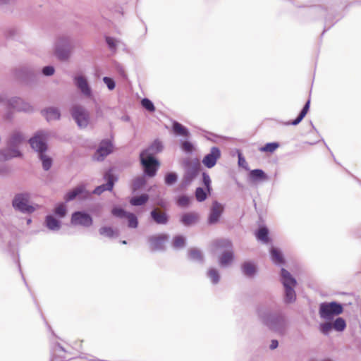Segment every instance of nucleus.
<instances>
[{"instance_id": "20e7f679", "label": "nucleus", "mask_w": 361, "mask_h": 361, "mask_svg": "<svg viewBox=\"0 0 361 361\" xmlns=\"http://www.w3.org/2000/svg\"><path fill=\"white\" fill-rule=\"evenodd\" d=\"M31 195L27 192L16 193L11 202L16 212L23 214H31L35 212L36 207L30 204Z\"/></svg>"}, {"instance_id": "6e6552de", "label": "nucleus", "mask_w": 361, "mask_h": 361, "mask_svg": "<svg viewBox=\"0 0 361 361\" xmlns=\"http://www.w3.org/2000/svg\"><path fill=\"white\" fill-rule=\"evenodd\" d=\"M70 114L78 127L80 129L86 128L90 121L89 111L81 105H74L70 109Z\"/></svg>"}, {"instance_id": "e2e57ef3", "label": "nucleus", "mask_w": 361, "mask_h": 361, "mask_svg": "<svg viewBox=\"0 0 361 361\" xmlns=\"http://www.w3.org/2000/svg\"><path fill=\"white\" fill-rule=\"evenodd\" d=\"M41 72L44 76H51L54 74L55 68L53 66H46L42 68Z\"/></svg>"}, {"instance_id": "5fc2aeb1", "label": "nucleus", "mask_w": 361, "mask_h": 361, "mask_svg": "<svg viewBox=\"0 0 361 361\" xmlns=\"http://www.w3.org/2000/svg\"><path fill=\"white\" fill-rule=\"evenodd\" d=\"M320 331L325 336H328L334 330L331 322H324L319 324Z\"/></svg>"}, {"instance_id": "680f3d73", "label": "nucleus", "mask_w": 361, "mask_h": 361, "mask_svg": "<svg viewBox=\"0 0 361 361\" xmlns=\"http://www.w3.org/2000/svg\"><path fill=\"white\" fill-rule=\"evenodd\" d=\"M61 351L63 353H66V349L58 342L54 343L50 348L51 353L56 354Z\"/></svg>"}, {"instance_id": "f8f14e48", "label": "nucleus", "mask_w": 361, "mask_h": 361, "mask_svg": "<svg viewBox=\"0 0 361 361\" xmlns=\"http://www.w3.org/2000/svg\"><path fill=\"white\" fill-rule=\"evenodd\" d=\"M114 151L113 142L109 139H103L99 142V147L93 155V159L102 161Z\"/></svg>"}, {"instance_id": "6ab92c4d", "label": "nucleus", "mask_w": 361, "mask_h": 361, "mask_svg": "<svg viewBox=\"0 0 361 361\" xmlns=\"http://www.w3.org/2000/svg\"><path fill=\"white\" fill-rule=\"evenodd\" d=\"M41 114L45 118L47 122L59 121L61 119V116L60 110L54 106H49L42 109Z\"/></svg>"}, {"instance_id": "c9c22d12", "label": "nucleus", "mask_w": 361, "mask_h": 361, "mask_svg": "<svg viewBox=\"0 0 361 361\" xmlns=\"http://www.w3.org/2000/svg\"><path fill=\"white\" fill-rule=\"evenodd\" d=\"M146 177L144 175L142 176H137L131 180L130 187L132 192H135L145 186L147 184Z\"/></svg>"}, {"instance_id": "1a4fd4ad", "label": "nucleus", "mask_w": 361, "mask_h": 361, "mask_svg": "<svg viewBox=\"0 0 361 361\" xmlns=\"http://www.w3.org/2000/svg\"><path fill=\"white\" fill-rule=\"evenodd\" d=\"M103 178L106 183L97 186L93 190V194L99 195L104 191H111L118 180L117 176L113 172L111 169L105 171Z\"/></svg>"}, {"instance_id": "2f4dec72", "label": "nucleus", "mask_w": 361, "mask_h": 361, "mask_svg": "<svg viewBox=\"0 0 361 361\" xmlns=\"http://www.w3.org/2000/svg\"><path fill=\"white\" fill-rule=\"evenodd\" d=\"M268 178L267 174L260 169L250 170L248 173V178L252 182L264 181Z\"/></svg>"}, {"instance_id": "58836bf2", "label": "nucleus", "mask_w": 361, "mask_h": 361, "mask_svg": "<svg viewBox=\"0 0 361 361\" xmlns=\"http://www.w3.org/2000/svg\"><path fill=\"white\" fill-rule=\"evenodd\" d=\"M296 300V293L295 288L288 287L284 288L283 302L286 305L293 304Z\"/></svg>"}, {"instance_id": "0eeeda50", "label": "nucleus", "mask_w": 361, "mask_h": 361, "mask_svg": "<svg viewBox=\"0 0 361 361\" xmlns=\"http://www.w3.org/2000/svg\"><path fill=\"white\" fill-rule=\"evenodd\" d=\"M343 312L342 304L337 301L324 302L319 304V317L326 321L332 320L334 317L341 314Z\"/></svg>"}, {"instance_id": "774afa93", "label": "nucleus", "mask_w": 361, "mask_h": 361, "mask_svg": "<svg viewBox=\"0 0 361 361\" xmlns=\"http://www.w3.org/2000/svg\"><path fill=\"white\" fill-rule=\"evenodd\" d=\"M11 168L6 164L0 163V176H3L10 173Z\"/></svg>"}, {"instance_id": "2eb2a0df", "label": "nucleus", "mask_w": 361, "mask_h": 361, "mask_svg": "<svg viewBox=\"0 0 361 361\" xmlns=\"http://www.w3.org/2000/svg\"><path fill=\"white\" fill-rule=\"evenodd\" d=\"M149 219L157 225H166L170 221V215L168 214V211L154 207L149 212Z\"/></svg>"}, {"instance_id": "69168bd1", "label": "nucleus", "mask_w": 361, "mask_h": 361, "mask_svg": "<svg viewBox=\"0 0 361 361\" xmlns=\"http://www.w3.org/2000/svg\"><path fill=\"white\" fill-rule=\"evenodd\" d=\"M304 118H305V116L299 113V114L295 119H293L292 121H287L286 123H285V125H286V126H289V125L297 126L302 121V119Z\"/></svg>"}, {"instance_id": "052dcab7", "label": "nucleus", "mask_w": 361, "mask_h": 361, "mask_svg": "<svg viewBox=\"0 0 361 361\" xmlns=\"http://www.w3.org/2000/svg\"><path fill=\"white\" fill-rule=\"evenodd\" d=\"M102 80L104 83L106 85L107 88L109 90H114L116 87V82L114 80V78L108 76H104Z\"/></svg>"}, {"instance_id": "a211bd4d", "label": "nucleus", "mask_w": 361, "mask_h": 361, "mask_svg": "<svg viewBox=\"0 0 361 361\" xmlns=\"http://www.w3.org/2000/svg\"><path fill=\"white\" fill-rule=\"evenodd\" d=\"M15 76L25 82L31 81L35 76L36 71L29 66H22L13 70Z\"/></svg>"}, {"instance_id": "4c0bfd02", "label": "nucleus", "mask_w": 361, "mask_h": 361, "mask_svg": "<svg viewBox=\"0 0 361 361\" xmlns=\"http://www.w3.org/2000/svg\"><path fill=\"white\" fill-rule=\"evenodd\" d=\"M187 244L186 238L183 235H176L173 237L171 246L174 250L183 249Z\"/></svg>"}, {"instance_id": "13d9d810", "label": "nucleus", "mask_w": 361, "mask_h": 361, "mask_svg": "<svg viewBox=\"0 0 361 361\" xmlns=\"http://www.w3.org/2000/svg\"><path fill=\"white\" fill-rule=\"evenodd\" d=\"M54 45H71V39L66 35H59Z\"/></svg>"}, {"instance_id": "a18cd8bd", "label": "nucleus", "mask_w": 361, "mask_h": 361, "mask_svg": "<svg viewBox=\"0 0 361 361\" xmlns=\"http://www.w3.org/2000/svg\"><path fill=\"white\" fill-rule=\"evenodd\" d=\"M39 160L42 162V168L44 171H49L53 164V159L51 157L46 154V153H43L38 155Z\"/></svg>"}, {"instance_id": "de8ad7c7", "label": "nucleus", "mask_w": 361, "mask_h": 361, "mask_svg": "<svg viewBox=\"0 0 361 361\" xmlns=\"http://www.w3.org/2000/svg\"><path fill=\"white\" fill-rule=\"evenodd\" d=\"M54 214L59 219L64 218L67 214V208L66 204L63 202L56 204L54 209Z\"/></svg>"}, {"instance_id": "5701e85b", "label": "nucleus", "mask_w": 361, "mask_h": 361, "mask_svg": "<svg viewBox=\"0 0 361 361\" xmlns=\"http://www.w3.org/2000/svg\"><path fill=\"white\" fill-rule=\"evenodd\" d=\"M235 259V255L233 249L230 250H224L221 255L219 257L218 262L221 267H228L232 264Z\"/></svg>"}, {"instance_id": "cd10ccee", "label": "nucleus", "mask_w": 361, "mask_h": 361, "mask_svg": "<svg viewBox=\"0 0 361 361\" xmlns=\"http://www.w3.org/2000/svg\"><path fill=\"white\" fill-rule=\"evenodd\" d=\"M188 257L190 261L200 264H203L204 263V254L200 250L196 247H192L188 250Z\"/></svg>"}, {"instance_id": "603ef678", "label": "nucleus", "mask_w": 361, "mask_h": 361, "mask_svg": "<svg viewBox=\"0 0 361 361\" xmlns=\"http://www.w3.org/2000/svg\"><path fill=\"white\" fill-rule=\"evenodd\" d=\"M128 213L129 212L126 211L123 208L119 206H115L111 209L112 215L118 218H126Z\"/></svg>"}, {"instance_id": "8fccbe9b", "label": "nucleus", "mask_w": 361, "mask_h": 361, "mask_svg": "<svg viewBox=\"0 0 361 361\" xmlns=\"http://www.w3.org/2000/svg\"><path fill=\"white\" fill-rule=\"evenodd\" d=\"M128 219V227L130 228H136L138 226L139 221L137 216L131 212H129L128 214L126 216Z\"/></svg>"}, {"instance_id": "bb28decb", "label": "nucleus", "mask_w": 361, "mask_h": 361, "mask_svg": "<svg viewBox=\"0 0 361 361\" xmlns=\"http://www.w3.org/2000/svg\"><path fill=\"white\" fill-rule=\"evenodd\" d=\"M0 157L4 161H8L13 158L23 157V153L19 149L9 148L7 146L6 149H0Z\"/></svg>"}, {"instance_id": "423d86ee", "label": "nucleus", "mask_w": 361, "mask_h": 361, "mask_svg": "<svg viewBox=\"0 0 361 361\" xmlns=\"http://www.w3.org/2000/svg\"><path fill=\"white\" fill-rule=\"evenodd\" d=\"M147 150H142L140 153V161L143 169L144 176L153 178L157 175L160 163L154 156H147Z\"/></svg>"}, {"instance_id": "473e14b6", "label": "nucleus", "mask_w": 361, "mask_h": 361, "mask_svg": "<svg viewBox=\"0 0 361 361\" xmlns=\"http://www.w3.org/2000/svg\"><path fill=\"white\" fill-rule=\"evenodd\" d=\"M255 237L263 243L267 244L270 242L269 231L267 226H260L255 231Z\"/></svg>"}, {"instance_id": "c756f323", "label": "nucleus", "mask_w": 361, "mask_h": 361, "mask_svg": "<svg viewBox=\"0 0 361 361\" xmlns=\"http://www.w3.org/2000/svg\"><path fill=\"white\" fill-rule=\"evenodd\" d=\"M213 247L216 250H230L233 249V243L227 238H218L213 241Z\"/></svg>"}, {"instance_id": "f3484780", "label": "nucleus", "mask_w": 361, "mask_h": 361, "mask_svg": "<svg viewBox=\"0 0 361 361\" xmlns=\"http://www.w3.org/2000/svg\"><path fill=\"white\" fill-rule=\"evenodd\" d=\"M221 155V152L220 149L218 147H212L210 152L203 157L202 163L205 167L212 169L216 165Z\"/></svg>"}, {"instance_id": "4d7b16f0", "label": "nucleus", "mask_w": 361, "mask_h": 361, "mask_svg": "<svg viewBox=\"0 0 361 361\" xmlns=\"http://www.w3.org/2000/svg\"><path fill=\"white\" fill-rule=\"evenodd\" d=\"M279 147V143L276 142H268L265 144L262 148V152H274Z\"/></svg>"}, {"instance_id": "4be33fe9", "label": "nucleus", "mask_w": 361, "mask_h": 361, "mask_svg": "<svg viewBox=\"0 0 361 361\" xmlns=\"http://www.w3.org/2000/svg\"><path fill=\"white\" fill-rule=\"evenodd\" d=\"M199 220L200 214L195 212L184 213L180 218V222L186 227H189L197 224Z\"/></svg>"}, {"instance_id": "9d476101", "label": "nucleus", "mask_w": 361, "mask_h": 361, "mask_svg": "<svg viewBox=\"0 0 361 361\" xmlns=\"http://www.w3.org/2000/svg\"><path fill=\"white\" fill-rule=\"evenodd\" d=\"M71 224L75 226L89 228L93 224V219L86 211H75L71 214Z\"/></svg>"}, {"instance_id": "ddd939ff", "label": "nucleus", "mask_w": 361, "mask_h": 361, "mask_svg": "<svg viewBox=\"0 0 361 361\" xmlns=\"http://www.w3.org/2000/svg\"><path fill=\"white\" fill-rule=\"evenodd\" d=\"M224 212V205L216 200L212 202L207 223L209 226L218 224Z\"/></svg>"}, {"instance_id": "f257e3e1", "label": "nucleus", "mask_w": 361, "mask_h": 361, "mask_svg": "<svg viewBox=\"0 0 361 361\" xmlns=\"http://www.w3.org/2000/svg\"><path fill=\"white\" fill-rule=\"evenodd\" d=\"M256 312L261 323L269 330L283 336L288 327V320L282 311H271L265 304L257 305Z\"/></svg>"}, {"instance_id": "49530a36", "label": "nucleus", "mask_w": 361, "mask_h": 361, "mask_svg": "<svg viewBox=\"0 0 361 361\" xmlns=\"http://www.w3.org/2000/svg\"><path fill=\"white\" fill-rule=\"evenodd\" d=\"M331 324L334 330L338 332H342L346 328L345 320L342 317H337Z\"/></svg>"}, {"instance_id": "9b49d317", "label": "nucleus", "mask_w": 361, "mask_h": 361, "mask_svg": "<svg viewBox=\"0 0 361 361\" xmlns=\"http://www.w3.org/2000/svg\"><path fill=\"white\" fill-rule=\"evenodd\" d=\"M169 235L161 233L147 237V240L152 252H164L166 250L165 243L168 240Z\"/></svg>"}, {"instance_id": "c03bdc74", "label": "nucleus", "mask_w": 361, "mask_h": 361, "mask_svg": "<svg viewBox=\"0 0 361 361\" xmlns=\"http://www.w3.org/2000/svg\"><path fill=\"white\" fill-rule=\"evenodd\" d=\"M178 180V175L175 171L166 172L164 177V183L167 186H173Z\"/></svg>"}, {"instance_id": "393cba45", "label": "nucleus", "mask_w": 361, "mask_h": 361, "mask_svg": "<svg viewBox=\"0 0 361 361\" xmlns=\"http://www.w3.org/2000/svg\"><path fill=\"white\" fill-rule=\"evenodd\" d=\"M171 130L176 136H182L185 138H188L190 136L188 128L177 121H173Z\"/></svg>"}, {"instance_id": "4468645a", "label": "nucleus", "mask_w": 361, "mask_h": 361, "mask_svg": "<svg viewBox=\"0 0 361 361\" xmlns=\"http://www.w3.org/2000/svg\"><path fill=\"white\" fill-rule=\"evenodd\" d=\"M8 109H15L18 111L30 112L32 111V106L18 97H13L6 100Z\"/></svg>"}, {"instance_id": "b1692460", "label": "nucleus", "mask_w": 361, "mask_h": 361, "mask_svg": "<svg viewBox=\"0 0 361 361\" xmlns=\"http://www.w3.org/2000/svg\"><path fill=\"white\" fill-rule=\"evenodd\" d=\"M54 55L60 61H67L73 53V47H54Z\"/></svg>"}, {"instance_id": "7c9ffc66", "label": "nucleus", "mask_w": 361, "mask_h": 361, "mask_svg": "<svg viewBox=\"0 0 361 361\" xmlns=\"http://www.w3.org/2000/svg\"><path fill=\"white\" fill-rule=\"evenodd\" d=\"M24 137L21 133H13L8 140L6 145L9 148L18 149L19 145L23 142Z\"/></svg>"}, {"instance_id": "a19ab883", "label": "nucleus", "mask_w": 361, "mask_h": 361, "mask_svg": "<svg viewBox=\"0 0 361 361\" xmlns=\"http://www.w3.org/2000/svg\"><path fill=\"white\" fill-rule=\"evenodd\" d=\"M85 192V188L83 186H78L68 192L64 197L66 202H68L74 200L78 196L82 195Z\"/></svg>"}, {"instance_id": "3c124183", "label": "nucleus", "mask_w": 361, "mask_h": 361, "mask_svg": "<svg viewBox=\"0 0 361 361\" xmlns=\"http://www.w3.org/2000/svg\"><path fill=\"white\" fill-rule=\"evenodd\" d=\"M176 203L179 207H188L191 203V197L186 195H181L177 198Z\"/></svg>"}, {"instance_id": "79ce46f5", "label": "nucleus", "mask_w": 361, "mask_h": 361, "mask_svg": "<svg viewBox=\"0 0 361 361\" xmlns=\"http://www.w3.org/2000/svg\"><path fill=\"white\" fill-rule=\"evenodd\" d=\"M179 145L181 150L187 154H191L195 149V145L188 138L180 140Z\"/></svg>"}, {"instance_id": "6e6d98bb", "label": "nucleus", "mask_w": 361, "mask_h": 361, "mask_svg": "<svg viewBox=\"0 0 361 361\" xmlns=\"http://www.w3.org/2000/svg\"><path fill=\"white\" fill-rule=\"evenodd\" d=\"M142 106L149 112L155 111L154 103L148 98H144L141 101Z\"/></svg>"}, {"instance_id": "f03ea898", "label": "nucleus", "mask_w": 361, "mask_h": 361, "mask_svg": "<svg viewBox=\"0 0 361 361\" xmlns=\"http://www.w3.org/2000/svg\"><path fill=\"white\" fill-rule=\"evenodd\" d=\"M181 166L183 168L184 172L178 185V188L180 190L188 188L202 169L201 162L198 159H190L185 158L181 161Z\"/></svg>"}, {"instance_id": "dca6fc26", "label": "nucleus", "mask_w": 361, "mask_h": 361, "mask_svg": "<svg viewBox=\"0 0 361 361\" xmlns=\"http://www.w3.org/2000/svg\"><path fill=\"white\" fill-rule=\"evenodd\" d=\"M74 84L80 92L86 97H92V90L85 76L82 75H75L73 78Z\"/></svg>"}, {"instance_id": "c85d7f7f", "label": "nucleus", "mask_w": 361, "mask_h": 361, "mask_svg": "<svg viewBox=\"0 0 361 361\" xmlns=\"http://www.w3.org/2000/svg\"><path fill=\"white\" fill-rule=\"evenodd\" d=\"M271 259L277 266L285 264V259L281 250L277 247H271L269 250Z\"/></svg>"}, {"instance_id": "864d4df0", "label": "nucleus", "mask_w": 361, "mask_h": 361, "mask_svg": "<svg viewBox=\"0 0 361 361\" xmlns=\"http://www.w3.org/2000/svg\"><path fill=\"white\" fill-rule=\"evenodd\" d=\"M201 183L204 185V188H207V191L213 190L212 186V180L207 171L202 172Z\"/></svg>"}, {"instance_id": "39448f33", "label": "nucleus", "mask_w": 361, "mask_h": 361, "mask_svg": "<svg viewBox=\"0 0 361 361\" xmlns=\"http://www.w3.org/2000/svg\"><path fill=\"white\" fill-rule=\"evenodd\" d=\"M50 132L46 130H39L35 132L28 140L30 147L37 152L38 155L46 153L48 149V139Z\"/></svg>"}, {"instance_id": "a878e982", "label": "nucleus", "mask_w": 361, "mask_h": 361, "mask_svg": "<svg viewBox=\"0 0 361 361\" xmlns=\"http://www.w3.org/2000/svg\"><path fill=\"white\" fill-rule=\"evenodd\" d=\"M44 226L50 231H57L61 227V221L52 214L45 216Z\"/></svg>"}, {"instance_id": "e433bc0d", "label": "nucleus", "mask_w": 361, "mask_h": 361, "mask_svg": "<svg viewBox=\"0 0 361 361\" xmlns=\"http://www.w3.org/2000/svg\"><path fill=\"white\" fill-rule=\"evenodd\" d=\"M149 196L148 194L142 193L140 195L132 197L130 199L129 202L132 206H143L149 201Z\"/></svg>"}, {"instance_id": "aec40b11", "label": "nucleus", "mask_w": 361, "mask_h": 361, "mask_svg": "<svg viewBox=\"0 0 361 361\" xmlns=\"http://www.w3.org/2000/svg\"><path fill=\"white\" fill-rule=\"evenodd\" d=\"M280 278L283 288H288V287L295 288L297 285L296 279L284 268L281 269Z\"/></svg>"}, {"instance_id": "338daca9", "label": "nucleus", "mask_w": 361, "mask_h": 361, "mask_svg": "<svg viewBox=\"0 0 361 361\" xmlns=\"http://www.w3.org/2000/svg\"><path fill=\"white\" fill-rule=\"evenodd\" d=\"M68 360L69 359H66V357L63 355H61L57 353H51L50 361H68Z\"/></svg>"}, {"instance_id": "72a5a7b5", "label": "nucleus", "mask_w": 361, "mask_h": 361, "mask_svg": "<svg viewBox=\"0 0 361 361\" xmlns=\"http://www.w3.org/2000/svg\"><path fill=\"white\" fill-rule=\"evenodd\" d=\"M164 149V145L162 142L159 139H155L151 145L144 150L147 151V156H154V154H157L161 152Z\"/></svg>"}, {"instance_id": "bf43d9fd", "label": "nucleus", "mask_w": 361, "mask_h": 361, "mask_svg": "<svg viewBox=\"0 0 361 361\" xmlns=\"http://www.w3.org/2000/svg\"><path fill=\"white\" fill-rule=\"evenodd\" d=\"M155 207L159 208L160 210L169 211V203L163 198L158 199L155 202Z\"/></svg>"}, {"instance_id": "f704fd0d", "label": "nucleus", "mask_w": 361, "mask_h": 361, "mask_svg": "<svg viewBox=\"0 0 361 361\" xmlns=\"http://www.w3.org/2000/svg\"><path fill=\"white\" fill-rule=\"evenodd\" d=\"M212 190L207 191V188L197 187L195 190V197L198 202H202L211 195Z\"/></svg>"}, {"instance_id": "7ed1b4c3", "label": "nucleus", "mask_w": 361, "mask_h": 361, "mask_svg": "<svg viewBox=\"0 0 361 361\" xmlns=\"http://www.w3.org/2000/svg\"><path fill=\"white\" fill-rule=\"evenodd\" d=\"M309 13L310 14L324 16V28L322 34L329 30L336 23L343 17V14L336 12L334 8H324L319 5L310 6L309 8Z\"/></svg>"}, {"instance_id": "37998d69", "label": "nucleus", "mask_w": 361, "mask_h": 361, "mask_svg": "<svg viewBox=\"0 0 361 361\" xmlns=\"http://www.w3.org/2000/svg\"><path fill=\"white\" fill-rule=\"evenodd\" d=\"M207 276L213 285L218 284L221 279V275L219 270L214 267L208 269L207 271Z\"/></svg>"}, {"instance_id": "0e129e2a", "label": "nucleus", "mask_w": 361, "mask_h": 361, "mask_svg": "<svg viewBox=\"0 0 361 361\" xmlns=\"http://www.w3.org/2000/svg\"><path fill=\"white\" fill-rule=\"evenodd\" d=\"M238 157V166L240 167L245 169V170H248L249 169H248L247 164L246 162L245 157L242 154V153L239 152Z\"/></svg>"}, {"instance_id": "412c9836", "label": "nucleus", "mask_w": 361, "mask_h": 361, "mask_svg": "<svg viewBox=\"0 0 361 361\" xmlns=\"http://www.w3.org/2000/svg\"><path fill=\"white\" fill-rule=\"evenodd\" d=\"M242 273L247 278L252 279L257 274V266L251 261H245L240 265Z\"/></svg>"}, {"instance_id": "ea45409f", "label": "nucleus", "mask_w": 361, "mask_h": 361, "mask_svg": "<svg viewBox=\"0 0 361 361\" xmlns=\"http://www.w3.org/2000/svg\"><path fill=\"white\" fill-rule=\"evenodd\" d=\"M99 235L109 238H117L119 235L118 230H115L112 227L106 226H102L99 229Z\"/></svg>"}, {"instance_id": "09e8293b", "label": "nucleus", "mask_w": 361, "mask_h": 361, "mask_svg": "<svg viewBox=\"0 0 361 361\" xmlns=\"http://www.w3.org/2000/svg\"><path fill=\"white\" fill-rule=\"evenodd\" d=\"M20 30L17 27H9L4 31V36L6 39H14L19 36Z\"/></svg>"}]
</instances>
